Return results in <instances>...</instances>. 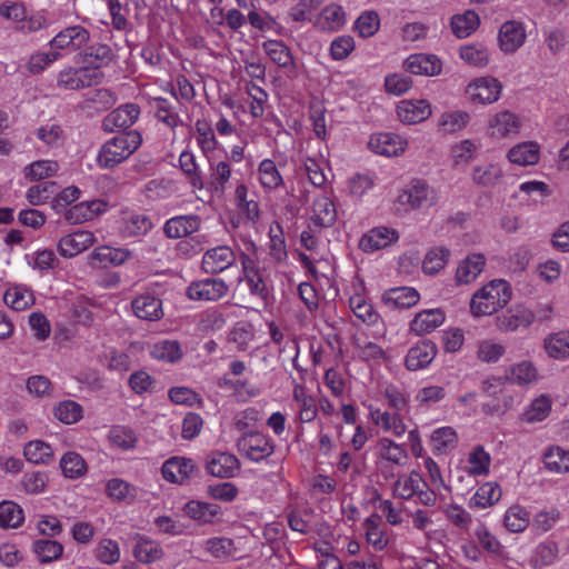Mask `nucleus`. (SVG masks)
<instances>
[{
	"label": "nucleus",
	"mask_w": 569,
	"mask_h": 569,
	"mask_svg": "<svg viewBox=\"0 0 569 569\" xmlns=\"http://www.w3.org/2000/svg\"><path fill=\"white\" fill-rule=\"evenodd\" d=\"M84 67L68 68L58 76V84L68 90H78L100 83L103 79V67L107 63V47H91L84 53Z\"/></svg>",
	"instance_id": "obj_1"
},
{
	"label": "nucleus",
	"mask_w": 569,
	"mask_h": 569,
	"mask_svg": "<svg viewBox=\"0 0 569 569\" xmlns=\"http://www.w3.org/2000/svg\"><path fill=\"white\" fill-rule=\"evenodd\" d=\"M511 297L512 289L508 281L490 280L472 293L469 302L470 313L473 318L491 316L503 309Z\"/></svg>",
	"instance_id": "obj_2"
},
{
	"label": "nucleus",
	"mask_w": 569,
	"mask_h": 569,
	"mask_svg": "<svg viewBox=\"0 0 569 569\" xmlns=\"http://www.w3.org/2000/svg\"><path fill=\"white\" fill-rule=\"evenodd\" d=\"M392 496L401 500H416L425 507H433L437 493L417 470L399 473L391 486Z\"/></svg>",
	"instance_id": "obj_3"
},
{
	"label": "nucleus",
	"mask_w": 569,
	"mask_h": 569,
	"mask_svg": "<svg viewBox=\"0 0 569 569\" xmlns=\"http://www.w3.org/2000/svg\"><path fill=\"white\" fill-rule=\"evenodd\" d=\"M439 202V193L435 187L421 179H413L399 190L395 207L399 212L427 209Z\"/></svg>",
	"instance_id": "obj_4"
},
{
	"label": "nucleus",
	"mask_w": 569,
	"mask_h": 569,
	"mask_svg": "<svg viewBox=\"0 0 569 569\" xmlns=\"http://www.w3.org/2000/svg\"><path fill=\"white\" fill-rule=\"evenodd\" d=\"M371 452L377 467L382 470L388 467H405L409 453L402 443H398L390 437H379L371 447Z\"/></svg>",
	"instance_id": "obj_5"
},
{
	"label": "nucleus",
	"mask_w": 569,
	"mask_h": 569,
	"mask_svg": "<svg viewBox=\"0 0 569 569\" xmlns=\"http://www.w3.org/2000/svg\"><path fill=\"white\" fill-rule=\"evenodd\" d=\"M502 91L501 82L491 76L471 80L466 87L468 100L475 104H491L499 100Z\"/></svg>",
	"instance_id": "obj_6"
},
{
	"label": "nucleus",
	"mask_w": 569,
	"mask_h": 569,
	"mask_svg": "<svg viewBox=\"0 0 569 569\" xmlns=\"http://www.w3.org/2000/svg\"><path fill=\"white\" fill-rule=\"evenodd\" d=\"M521 128L520 117L509 110H503L489 117L486 132L492 140L500 141L517 137Z\"/></svg>",
	"instance_id": "obj_7"
},
{
	"label": "nucleus",
	"mask_w": 569,
	"mask_h": 569,
	"mask_svg": "<svg viewBox=\"0 0 569 569\" xmlns=\"http://www.w3.org/2000/svg\"><path fill=\"white\" fill-rule=\"evenodd\" d=\"M237 448L241 456L253 462H260L274 451L273 441L261 432L243 435L237 441Z\"/></svg>",
	"instance_id": "obj_8"
},
{
	"label": "nucleus",
	"mask_w": 569,
	"mask_h": 569,
	"mask_svg": "<svg viewBox=\"0 0 569 569\" xmlns=\"http://www.w3.org/2000/svg\"><path fill=\"white\" fill-rule=\"evenodd\" d=\"M400 233L396 228L380 224L366 231L359 239V249L365 253H373L396 244Z\"/></svg>",
	"instance_id": "obj_9"
},
{
	"label": "nucleus",
	"mask_w": 569,
	"mask_h": 569,
	"mask_svg": "<svg viewBox=\"0 0 569 569\" xmlns=\"http://www.w3.org/2000/svg\"><path fill=\"white\" fill-rule=\"evenodd\" d=\"M229 286L221 278H204L191 282L187 288V297L194 301H218L226 297Z\"/></svg>",
	"instance_id": "obj_10"
},
{
	"label": "nucleus",
	"mask_w": 569,
	"mask_h": 569,
	"mask_svg": "<svg viewBox=\"0 0 569 569\" xmlns=\"http://www.w3.org/2000/svg\"><path fill=\"white\" fill-rule=\"evenodd\" d=\"M139 131L118 132L109 138V164H117L129 158L141 144Z\"/></svg>",
	"instance_id": "obj_11"
},
{
	"label": "nucleus",
	"mask_w": 569,
	"mask_h": 569,
	"mask_svg": "<svg viewBox=\"0 0 569 569\" xmlns=\"http://www.w3.org/2000/svg\"><path fill=\"white\" fill-rule=\"evenodd\" d=\"M370 421L382 432L401 438L407 432V425L399 412L382 410L371 405L367 406Z\"/></svg>",
	"instance_id": "obj_12"
},
{
	"label": "nucleus",
	"mask_w": 569,
	"mask_h": 569,
	"mask_svg": "<svg viewBox=\"0 0 569 569\" xmlns=\"http://www.w3.org/2000/svg\"><path fill=\"white\" fill-rule=\"evenodd\" d=\"M408 147V140L395 132L372 133L368 141V148L376 154L383 157H399Z\"/></svg>",
	"instance_id": "obj_13"
},
{
	"label": "nucleus",
	"mask_w": 569,
	"mask_h": 569,
	"mask_svg": "<svg viewBox=\"0 0 569 569\" xmlns=\"http://www.w3.org/2000/svg\"><path fill=\"white\" fill-rule=\"evenodd\" d=\"M527 39L526 24L509 20L501 24L498 32V47L505 53H513L523 46Z\"/></svg>",
	"instance_id": "obj_14"
},
{
	"label": "nucleus",
	"mask_w": 569,
	"mask_h": 569,
	"mask_svg": "<svg viewBox=\"0 0 569 569\" xmlns=\"http://www.w3.org/2000/svg\"><path fill=\"white\" fill-rule=\"evenodd\" d=\"M242 280L251 296L266 301L269 296V284L264 272L257 268L254 261L248 256H243L242 260Z\"/></svg>",
	"instance_id": "obj_15"
},
{
	"label": "nucleus",
	"mask_w": 569,
	"mask_h": 569,
	"mask_svg": "<svg viewBox=\"0 0 569 569\" xmlns=\"http://www.w3.org/2000/svg\"><path fill=\"white\" fill-rule=\"evenodd\" d=\"M432 114L431 103L427 99H403L397 104L398 119L405 124H417Z\"/></svg>",
	"instance_id": "obj_16"
},
{
	"label": "nucleus",
	"mask_w": 569,
	"mask_h": 569,
	"mask_svg": "<svg viewBox=\"0 0 569 569\" xmlns=\"http://www.w3.org/2000/svg\"><path fill=\"white\" fill-rule=\"evenodd\" d=\"M406 71L425 77H436L442 72V60L433 53H412L403 61Z\"/></svg>",
	"instance_id": "obj_17"
},
{
	"label": "nucleus",
	"mask_w": 569,
	"mask_h": 569,
	"mask_svg": "<svg viewBox=\"0 0 569 569\" xmlns=\"http://www.w3.org/2000/svg\"><path fill=\"white\" fill-rule=\"evenodd\" d=\"M553 401L550 395L535 396L519 413V420L527 425H537L546 421L552 411Z\"/></svg>",
	"instance_id": "obj_18"
},
{
	"label": "nucleus",
	"mask_w": 569,
	"mask_h": 569,
	"mask_svg": "<svg viewBox=\"0 0 569 569\" xmlns=\"http://www.w3.org/2000/svg\"><path fill=\"white\" fill-rule=\"evenodd\" d=\"M90 34L82 26H71L57 33L49 42L54 51H77L89 41Z\"/></svg>",
	"instance_id": "obj_19"
},
{
	"label": "nucleus",
	"mask_w": 569,
	"mask_h": 569,
	"mask_svg": "<svg viewBox=\"0 0 569 569\" xmlns=\"http://www.w3.org/2000/svg\"><path fill=\"white\" fill-rule=\"evenodd\" d=\"M151 226L146 216L132 211L121 212L113 223V228L123 238L144 234L151 229Z\"/></svg>",
	"instance_id": "obj_20"
},
{
	"label": "nucleus",
	"mask_w": 569,
	"mask_h": 569,
	"mask_svg": "<svg viewBox=\"0 0 569 569\" xmlns=\"http://www.w3.org/2000/svg\"><path fill=\"white\" fill-rule=\"evenodd\" d=\"M437 352V346L432 341L421 340L408 350L405 358L406 368L410 371L423 370L430 366Z\"/></svg>",
	"instance_id": "obj_21"
},
{
	"label": "nucleus",
	"mask_w": 569,
	"mask_h": 569,
	"mask_svg": "<svg viewBox=\"0 0 569 569\" xmlns=\"http://www.w3.org/2000/svg\"><path fill=\"white\" fill-rule=\"evenodd\" d=\"M94 243V236L90 231L78 230L66 234L58 241V252L63 258H73Z\"/></svg>",
	"instance_id": "obj_22"
},
{
	"label": "nucleus",
	"mask_w": 569,
	"mask_h": 569,
	"mask_svg": "<svg viewBox=\"0 0 569 569\" xmlns=\"http://www.w3.org/2000/svg\"><path fill=\"white\" fill-rule=\"evenodd\" d=\"M349 307L353 315L362 322L367 325L378 322L379 315L366 297L362 282L353 284V293L349 298Z\"/></svg>",
	"instance_id": "obj_23"
},
{
	"label": "nucleus",
	"mask_w": 569,
	"mask_h": 569,
	"mask_svg": "<svg viewBox=\"0 0 569 569\" xmlns=\"http://www.w3.org/2000/svg\"><path fill=\"white\" fill-rule=\"evenodd\" d=\"M240 468L238 458L229 452H212L206 463V470L213 477L232 478Z\"/></svg>",
	"instance_id": "obj_24"
},
{
	"label": "nucleus",
	"mask_w": 569,
	"mask_h": 569,
	"mask_svg": "<svg viewBox=\"0 0 569 569\" xmlns=\"http://www.w3.org/2000/svg\"><path fill=\"white\" fill-rule=\"evenodd\" d=\"M236 254L229 246L212 248L202 257V268L207 273H219L233 264Z\"/></svg>",
	"instance_id": "obj_25"
},
{
	"label": "nucleus",
	"mask_w": 569,
	"mask_h": 569,
	"mask_svg": "<svg viewBox=\"0 0 569 569\" xmlns=\"http://www.w3.org/2000/svg\"><path fill=\"white\" fill-rule=\"evenodd\" d=\"M486 266V258L481 253H471L468 254L465 259L459 261L456 274L455 282L458 286L469 284L473 282L482 272Z\"/></svg>",
	"instance_id": "obj_26"
},
{
	"label": "nucleus",
	"mask_w": 569,
	"mask_h": 569,
	"mask_svg": "<svg viewBox=\"0 0 569 569\" xmlns=\"http://www.w3.org/2000/svg\"><path fill=\"white\" fill-rule=\"evenodd\" d=\"M535 321L530 309L516 307L497 318V327L503 332H515L520 328H528Z\"/></svg>",
	"instance_id": "obj_27"
},
{
	"label": "nucleus",
	"mask_w": 569,
	"mask_h": 569,
	"mask_svg": "<svg viewBox=\"0 0 569 569\" xmlns=\"http://www.w3.org/2000/svg\"><path fill=\"white\" fill-rule=\"evenodd\" d=\"M446 320V313L440 308L421 310L410 322V330L417 336H423L439 328Z\"/></svg>",
	"instance_id": "obj_28"
},
{
	"label": "nucleus",
	"mask_w": 569,
	"mask_h": 569,
	"mask_svg": "<svg viewBox=\"0 0 569 569\" xmlns=\"http://www.w3.org/2000/svg\"><path fill=\"white\" fill-rule=\"evenodd\" d=\"M107 204L102 200L82 201L64 212V219L73 224L93 220L104 212Z\"/></svg>",
	"instance_id": "obj_29"
},
{
	"label": "nucleus",
	"mask_w": 569,
	"mask_h": 569,
	"mask_svg": "<svg viewBox=\"0 0 569 569\" xmlns=\"http://www.w3.org/2000/svg\"><path fill=\"white\" fill-rule=\"evenodd\" d=\"M336 219L337 210L331 199L320 196L313 200L310 226L319 229L329 228L335 223Z\"/></svg>",
	"instance_id": "obj_30"
},
{
	"label": "nucleus",
	"mask_w": 569,
	"mask_h": 569,
	"mask_svg": "<svg viewBox=\"0 0 569 569\" xmlns=\"http://www.w3.org/2000/svg\"><path fill=\"white\" fill-rule=\"evenodd\" d=\"M542 348L552 360H569V330L548 333L542 340Z\"/></svg>",
	"instance_id": "obj_31"
},
{
	"label": "nucleus",
	"mask_w": 569,
	"mask_h": 569,
	"mask_svg": "<svg viewBox=\"0 0 569 569\" xmlns=\"http://www.w3.org/2000/svg\"><path fill=\"white\" fill-rule=\"evenodd\" d=\"M193 468L191 459L172 457L162 465L161 472L167 481L181 485L190 478Z\"/></svg>",
	"instance_id": "obj_32"
},
{
	"label": "nucleus",
	"mask_w": 569,
	"mask_h": 569,
	"mask_svg": "<svg viewBox=\"0 0 569 569\" xmlns=\"http://www.w3.org/2000/svg\"><path fill=\"white\" fill-rule=\"evenodd\" d=\"M200 224L201 220L198 216H176L166 221L163 231L168 238L178 239L198 231Z\"/></svg>",
	"instance_id": "obj_33"
},
{
	"label": "nucleus",
	"mask_w": 569,
	"mask_h": 569,
	"mask_svg": "<svg viewBox=\"0 0 569 569\" xmlns=\"http://www.w3.org/2000/svg\"><path fill=\"white\" fill-rule=\"evenodd\" d=\"M507 159L515 166H533L540 159V146L535 141L517 143L507 152Z\"/></svg>",
	"instance_id": "obj_34"
},
{
	"label": "nucleus",
	"mask_w": 569,
	"mask_h": 569,
	"mask_svg": "<svg viewBox=\"0 0 569 569\" xmlns=\"http://www.w3.org/2000/svg\"><path fill=\"white\" fill-rule=\"evenodd\" d=\"M502 496L501 487L496 481H487L479 486L470 497L468 506L471 509H487L496 505Z\"/></svg>",
	"instance_id": "obj_35"
},
{
	"label": "nucleus",
	"mask_w": 569,
	"mask_h": 569,
	"mask_svg": "<svg viewBox=\"0 0 569 569\" xmlns=\"http://www.w3.org/2000/svg\"><path fill=\"white\" fill-rule=\"evenodd\" d=\"M292 398L297 405L298 419L301 422H311L317 418L318 405L312 395L302 385H296L292 390Z\"/></svg>",
	"instance_id": "obj_36"
},
{
	"label": "nucleus",
	"mask_w": 569,
	"mask_h": 569,
	"mask_svg": "<svg viewBox=\"0 0 569 569\" xmlns=\"http://www.w3.org/2000/svg\"><path fill=\"white\" fill-rule=\"evenodd\" d=\"M134 315L142 320L157 321L162 318V301L152 295H141L132 303Z\"/></svg>",
	"instance_id": "obj_37"
},
{
	"label": "nucleus",
	"mask_w": 569,
	"mask_h": 569,
	"mask_svg": "<svg viewBox=\"0 0 569 569\" xmlns=\"http://www.w3.org/2000/svg\"><path fill=\"white\" fill-rule=\"evenodd\" d=\"M506 378L511 383L523 387L537 382L539 371L532 361L521 360L507 369Z\"/></svg>",
	"instance_id": "obj_38"
},
{
	"label": "nucleus",
	"mask_w": 569,
	"mask_h": 569,
	"mask_svg": "<svg viewBox=\"0 0 569 569\" xmlns=\"http://www.w3.org/2000/svg\"><path fill=\"white\" fill-rule=\"evenodd\" d=\"M257 180L264 191H272L283 184V177L272 159H263L257 168Z\"/></svg>",
	"instance_id": "obj_39"
},
{
	"label": "nucleus",
	"mask_w": 569,
	"mask_h": 569,
	"mask_svg": "<svg viewBox=\"0 0 569 569\" xmlns=\"http://www.w3.org/2000/svg\"><path fill=\"white\" fill-rule=\"evenodd\" d=\"M183 513L199 523H211L220 512V507L201 500H190L182 507Z\"/></svg>",
	"instance_id": "obj_40"
},
{
	"label": "nucleus",
	"mask_w": 569,
	"mask_h": 569,
	"mask_svg": "<svg viewBox=\"0 0 569 569\" xmlns=\"http://www.w3.org/2000/svg\"><path fill=\"white\" fill-rule=\"evenodd\" d=\"M346 23V12L339 4L331 3L325 7L318 14L315 24L325 31H337Z\"/></svg>",
	"instance_id": "obj_41"
},
{
	"label": "nucleus",
	"mask_w": 569,
	"mask_h": 569,
	"mask_svg": "<svg viewBox=\"0 0 569 569\" xmlns=\"http://www.w3.org/2000/svg\"><path fill=\"white\" fill-rule=\"evenodd\" d=\"M460 59L476 68H485L489 64L491 53L489 48L481 42L463 44L459 48Z\"/></svg>",
	"instance_id": "obj_42"
},
{
	"label": "nucleus",
	"mask_w": 569,
	"mask_h": 569,
	"mask_svg": "<svg viewBox=\"0 0 569 569\" xmlns=\"http://www.w3.org/2000/svg\"><path fill=\"white\" fill-rule=\"evenodd\" d=\"M545 468L553 473H566L569 471V450L560 446H549L542 453Z\"/></svg>",
	"instance_id": "obj_43"
},
{
	"label": "nucleus",
	"mask_w": 569,
	"mask_h": 569,
	"mask_svg": "<svg viewBox=\"0 0 569 569\" xmlns=\"http://www.w3.org/2000/svg\"><path fill=\"white\" fill-rule=\"evenodd\" d=\"M429 440L432 451L437 455H443L457 447L458 433L450 426L439 427L431 432Z\"/></svg>",
	"instance_id": "obj_44"
},
{
	"label": "nucleus",
	"mask_w": 569,
	"mask_h": 569,
	"mask_svg": "<svg viewBox=\"0 0 569 569\" xmlns=\"http://www.w3.org/2000/svg\"><path fill=\"white\" fill-rule=\"evenodd\" d=\"M419 298V292L412 287L392 288L386 291L382 297L386 305L400 309L413 307Z\"/></svg>",
	"instance_id": "obj_45"
},
{
	"label": "nucleus",
	"mask_w": 569,
	"mask_h": 569,
	"mask_svg": "<svg viewBox=\"0 0 569 569\" xmlns=\"http://www.w3.org/2000/svg\"><path fill=\"white\" fill-rule=\"evenodd\" d=\"M367 542L376 550H383L389 542L385 526L378 516L368 517L363 521Z\"/></svg>",
	"instance_id": "obj_46"
},
{
	"label": "nucleus",
	"mask_w": 569,
	"mask_h": 569,
	"mask_svg": "<svg viewBox=\"0 0 569 569\" xmlns=\"http://www.w3.org/2000/svg\"><path fill=\"white\" fill-rule=\"evenodd\" d=\"M479 24V16L473 10H467L463 13L455 14L450 20L451 30L459 39L469 37L477 30Z\"/></svg>",
	"instance_id": "obj_47"
},
{
	"label": "nucleus",
	"mask_w": 569,
	"mask_h": 569,
	"mask_svg": "<svg viewBox=\"0 0 569 569\" xmlns=\"http://www.w3.org/2000/svg\"><path fill=\"white\" fill-rule=\"evenodd\" d=\"M450 256V250L442 246L429 249L422 260L423 273L429 276L437 274L446 267Z\"/></svg>",
	"instance_id": "obj_48"
},
{
	"label": "nucleus",
	"mask_w": 569,
	"mask_h": 569,
	"mask_svg": "<svg viewBox=\"0 0 569 569\" xmlns=\"http://www.w3.org/2000/svg\"><path fill=\"white\" fill-rule=\"evenodd\" d=\"M529 523L530 513L525 507L512 505L505 511L503 525L508 531L513 533L522 532L528 528Z\"/></svg>",
	"instance_id": "obj_49"
},
{
	"label": "nucleus",
	"mask_w": 569,
	"mask_h": 569,
	"mask_svg": "<svg viewBox=\"0 0 569 569\" xmlns=\"http://www.w3.org/2000/svg\"><path fill=\"white\" fill-rule=\"evenodd\" d=\"M133 556L142 563H153L162 558L163 550L159 542L140 537L133 548Z\"/></svg>",
	"instance_id": "obj_50"
},
{
	"label": "nucleus",
	"mask_w": 569,
	"mask_h": 569,
	"mask_svg": "<svg viewBox=\"0 0 569 569\" xmlns=\"http://www.w3.org/2000/svg\"><path fill=\"white\" fill-rule=\"evenodd\" d=\"M3 300L13 310H24L34 303L33 292L26 286H13L7 289Z\"/></svg>",
	"instance_id": "obj_51"
},
{
	"label": "nucleus",
	"mask_w": 569,
	"mask_h": 569,
	"mask_svg": "<svg viewBox=\"0 0 569 569\" xmlns=\"http://www.w3.org/2000/svg\"><path fill=\"white\" fill-rule=\"evenodd\" d=\"M470 114L463 110L443 112L438 120V128L443 133H456L467 127Z\"/></svg>",
	"instance_id": "obj_52"
},
{
	"label": "nucleus",
	"mask_w": 569,
	"mask_h": 569,
	"mask_svg": "<svg viewBox=\"0 0 569 569\" xmlns=\"http://www.w3.org/2000/svg\"><path fill=\"white\" fill-rule=\"evenodd\" d=\"M491 457L482 446L475 447L467 459V472L471 476H486L489 473Z\"/></svg>",
	"instance_id": "obj_53"
},
{
	"label": "nucleus",
	"mask_w": 569,
	"mask_h": 569,
	"mask_svg": "<svg viewBox=\"0 0 569 569\" xmlns=\"http://www.w3.org/2000/svg\"><path fill=\"white\" fill-rule=\"evenodd\" d=\"M150 355L153 359L176 362L182 357V349L177 340H160L151 346Z\"/></svg>",
	"instance_id": "obj_54"
},
{
	"label": "nucleus",
	"mask_w": 569,
	"mask_h": 569,
	"mask_svg": "<svg viewBox=\"0 0 569 569\" xmlns=\"http://www.w3.org/2000/svg\"><path fill=\"white\" fill-rule=\"evenodd\" d=\"M264 53L280 68H289L293 64V57L290 50L278 40H267L262 43Z\"/></svg>",
	"instance_id": "obj_55"
},
{
	"label": "nucleus",
	"mask_w": 569,
	"mask_h": 569,
	"mask_svg": "<svg viewBox=\"0 0 569 569\" xmlns=\"http://www.w3.org/2000/svg\"><path fill=\"white\" fill-rule=\"evenodd\" d=\"M502 176V168L497 163L477 166L472 170V181L482 187L497 184Z\"/></svg>",
	"instance_id": "obj_56"
},
{
	"label": "nucleus",
	"mask_w": 569,
	"mask_h": 569,
	"mask_svg": "<svg viewBox=\"0 0 569 569\" xmlns=\"http://www.w3.org/2000/svg\"><path fill=\"white\" fill-rule=\"evenodd\" d=\"M202 548L216 559H227L236 553L233 540L224 537H213L204 540Z\"/></svg>",
	"instance_id": "obj_57"
},
{
	"label": "nucleus",
	"mask_w": 569,
	"mask_h": 569,
	"mask_svg": "<svg viewBox=\"0 0 569 569\" xmlns=\"http://www.w3.org/2000/svg\"><path fill=\"white\" fill-rule=\"evenodd\" d=\"M59 169L60 166L54 160H37L28 164L23 172L27 179L38 181L56 176Z\"/></svg>",
	"instance_id": "obj_58"
},
{
	"label": "nucleus",
	"mask_w": 569,
	"mask_h": 569,
	"mask_svg": "<svg viewBox=\"0 0 569 569\" xmlns=\"http://www.w3.org/2000/svg\"><path fill=\"white\" fill-rule=\"evenodd\" d=\"M26 459L32 463H47L53 457L51 446L42 440L29 441L23 449Z\"/></svg>",
	"instance_id": "obj_59"
},
{
	"label": "nucleus",
	"mask_w": 569,
	"mask_h": 569,
	"mask_svg": "<svg viewBox=\"0 0 569 569\" xmlns=\"http://www.w3.org/2000/svg\"><path fill=\"white\" fill-rule=\"evenodd\" d=\"M138 441L136 432L124 426H114L109 430V443L121 450L133 449Z\"/></svg>",
	"instance_id": "obj_60"
},
{
	"label": "nucleus",
	"mask_w": 569,
	"mask_h": 569,
	"mask_svg": "<svg viewBox=\"0 0 569 569\" xmlns=\"http://www.w3.org/2000/svg\"><path fill=\"white\" fill-rule=\"evenodd\" d=\"M558 546L553 541H543L539 543L531 556V565L535 568H542L552 565L558 557Z\"/></svg>",
	"instance_id": "obj_61"
},
{
	"label": "nucleus",
	"mask_w": 569,
	"mask_h": 569,
	"mask_svg": "<svg viewBox=\"0 0 569 569\" xmlns=\"http://www.w3.org/2000/svg\"><path fill=\"white\" fill-rule=\"evenodd\" d=\"M33 552L41 562H51L61 557L63 547L56 540L39 539L33 542Z\"/></svg>",
	"instance_id": "obj_62"
},
{
	"label": "nucleus",
	"mask_w": 569,
	"mask_h": 569,
	"mask_svg": "<svg viewBox=\"0 0 569 569\" xmlns=\"http://www.w3.org/2000/svg\"><path fill=\"white\" fill-rule=\"evenodd\" d=\"M24 516L21 507L13 501L0 502V526L3 528H18Z\"/></svg>",
	"instance_id": "obj_63"
},
{
	"label": "nucleus",
	"mask_w": 569,
	"mask_h": 569,
	"mask_svg": "<svg viewBox=\"0 0 569 569\" xmlns=\"http://www.w3.org/2000/svg\"><path fill=\"white\" fill-rule=\"evenodd\" d=\"M226 325L224 315L218 309H209L199 316L197 331L209 333L221 330Z\"/></svg>",
	"instance_id": "obj_64"
}]
</instances>
